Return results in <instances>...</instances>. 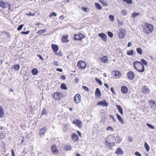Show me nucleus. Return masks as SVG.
Masks as SVG:
<instances>
[{
	"label": "nucleus",
	"mask_w": 156,
	"mask_h": 156,
	"mask_svg": "<svg viewBox=\"0 0 156 156\" xmlns=\"http://www.w3.org/2000/svg\"><path fill=\"white\" fill-rule=\"evenodd\" d=\"M100 2L104 6H108L107 2L104 1L103 0H99Z\"/></svg>",
	"instance_id": "cd10ccee"
},
{
	"label": "nucleus",
	"mask_w": 156,
	"mask_h": 156,
	"mask_svg": "<svg viewBox=\"0 0 156 156\" xmlns=\"http://www.w3.org/2000/svg\"><path fill=\"white\" fill-rule=\"evenodd\" d=\"M146 125L148 127L150 128L151 129H154L155 128L154 126L150 123H147Z\"/></svg>",
	"instance_id": "ea45409f"
},
{
	"label": "nucleus",
	"mask_w": 156,
	"mask_h": 156,
	"mask_svg": "<svg viewBox=\"0 0 156 156\" xmlns=\"http://www.w3.org/2000/svg\"><path fill=\"white\" fill-rule=\"evenodd\" d=\"M121 13L123 15L126 16L127 14L126 10H122L121 11Z\"/></svg>",
	"instance_id": "a18cd8bd"
},
{
	"label": "nucleus",
	"mask_w": 156,
	"mask_h": 156,
	"mask_svg": "<svg viewBox=\"0 0 156 156\" xmlns=\"http://www.w3.org/2000/svg\"><path fill=\"white\" fill-rule=\"evenodd\" d=\"M0 7L3 9L5 8V2L2 0H0Z\"/></svg>",
	"instance_id": "5701e85b"
},
{
	"label": "nucleus",
	"mask_w": 156,
	"mask_h": 156,
	"mask_svg": "<svg viewBox=\"0 0 156 156\" xmlns=\"http://www.w3.org/2000/svg\"><path fill=\"white\" fill-rule=\"evenodd\" d=\"M143 91L145 94H149V88L146 86H144L143 88Z\"/></svg>",
	"instance_id": "6ab92c4d"
},
{
	"label": "nucleus",
	"mask_w": 156,
	"mask_h": 156,
	"mask_svg": "<svg viewBox=\"0 0 156 156\" xmlns=\"http://www.w3.org/2000/svg\"><path fill=\"white\" fill-rule=\"evenodd\" d=\"M24 26V24H22L20 25L18 27L17 30L18 31H20L22 29Z\"/></svg>",
	"instance_id": "a19ab883"
},
{
	"label": "nucleus",
	"mask_w": 156,
	"mask_h": 156,
	"mask_svg": "<svg viewBox=\"0 0 156 156\" xmlns=\"http://www.w3.org/2000/svg\"><path fill=\"white\" fill-rule=\"evenodd\" d=\"M95 96L97 98H98L101 96V92L98 88H97L95 91Z\"/></svg>",
	"instance_id": "2eb2a0df"
},
{
	"label": "nucleus",
	"mask_w": 156,
	"mask_h": 156,
	"mask_svg": "<svg viewBox=\"0 0 156 156\" xmlns=\"http://www.w3.org/2000/svg\"><path fill=\"white\" fill-rule=\"evenodd\" d=\"M26 15L29 16H35V14L34 13L32 14L31 12H30L29 13L26 14Z\"/></svg>",
	"instance_id": "bf43d9fd"
},
{
	"label": "nucleus",
	"mask_w": 156,
	"mask_h": 156,
	"mask_svg": "<svg viewBox=\"0 0 156 156\" xmlns=\"http://www.w3.org/2000/svg\"><path fill=\"white\" fill-rule=\"evenodd\" d=\"M74 100L76 104L79 103L81 100V96L79 94H76L74 98Z\"/></svg>",
	"instance_id": "6e6552de"
},
{
	"label": "nucleus",
	"mask_w": 156,
	"mask_h": 156,
	"mask_svg": "<svg viewBox=\"0 0 156 156\" xmlns=\"http://www.w3.org/2000/svg\"><path fill=\"white\" fill-rule=\"evenodd\" d=\"M72 139L74 141H77L79 138L78 136L75 133H73L71 136Z\"/></svg>",
	"instance_id": "4468645a"
},
{
	"label": "nucleus",
	"mask_w": 156,
	"mask_h": 156,
	"mask_svg": "<svg viewBox=\"0 0 156 156\" xmlns=\"http://www.w3.org/2000/svg\"><path fill=\"white\" fill-rule=\"evenodd\" d=\"M149 102L150 103H152L153 105H154L156 103V102L152 99L150 100Z\"/></svg>",
	"instance_id": "864d4df0"
},
{
	"label": "nucleus",
	"mask_w": 156,
	"mask_h": 156,
	"mask_svg": "<svg viewBox=\"0 0 156 156\" xmlns=\"http://www.w3.org/2000/svg\"><path fill=\"white\" fill-rule=\"evenodd\" d=\"M133 65L135 69L138 71L143 73L144 71V67L141 62L138 61L133 62Z\"/></svg>",
	"instance_id": "f257e3e1"
},
{
	"label": "nucleus",
	"mask_w": 156,
	"mask_h": 156,
	"mask_svg": "<svg viewBox=\"0 0 156 156\" xmlns=\"http://www.w3.org/2000/svg\"><path fill=\"white\" fill-rule=\"evenodd\" d=\"M37 56L40 58V59L42 60H44L43 58L42 57V56L39 54H37Z\"/></svg>",
	"instance_id": "e2e57ef3"
},
{
	"label": "nucleus",
	"mask_w": 156,
	"mask_h": 156,
	"mask_svg": "<svg viewBox=\"0 0 156 156\" xmlns=\"http://www.w3.org/2000/svg\"><path fill=\"white\" fill-rule=\"evenodd\" d=\"M154 27L151 24L146 23L143 28V31L145 34L151 33L153 31Z\"/></svg>",
	"instance_id": "f03ea898"
},
{
	"label": "nucleus",
	"mask_w": 156,
	"mask_h": 156,
	"mask_svg": "<svg viewBox=\"0 0 156 156\" xmlns=\"http://www.w3.org/2000/svg\"><path fill=\"white\" fill-rule=\"evenodd\" d=\"M127 54L129 55H132L134 54L133 50L131 49L130 51H128L127 52Z\"/></svg>",
	"instance_id": "f704fd0d"
},
{
	"label": "nucleus",
	"mask_w": 156,
	"mask_h": 156,
	"mask_svg": "<svg viewBox=\"0 0 156 156\" xmlns=\"http://www.w3.org/2000/svg\"><path fill=\"white\" fill-rule=\"evenodd\" d=\"M100 60L101 62L104 63L107 62L108 60L107 57L106 56H103V58H100Z\"/></svg>",
	"instance_id": "aec40b11"
},
{
	"label": "nucleus",
	"mask_w": 156,
	"mask_h": 156,
	"mask_svg": "<svg viewBox=\"0 0 156 156\" xmlns=\"http://www.w3.org/2000/svg\"><path fill=\"white\" fill-rule=\"evenodd\" d=\"M60 78L63 80H65L66 79V77L65 75H62L61 76Z\"/></svg>",
	"instance_id": "69168bd1"
},
{
	"label": "nucleus",
	"mask_w": 156,
	"mask_h": 156,
	"mask_svg": "<svg viewBox=\"0 0 156 156\" xmlns=\"http://www.w3.org/2000/svg\"><path fill=\"white\" fill-rule=\"evenodd\" d=\"M77 66L80 68L83 69L86 67V63L84 61H80L77 63Z\"/></svg>",
	"instance_id": "39448f33"
},
{
	"label": "nucleus",
	"mask_w": 156,
	"mask_h": 156,
	"mask_svg": "<svg viewBox=\"0 0 156 156\" xmlns=\"http://www.w3.org/2000/svg\"><path fill=\"white\" fill-rule=\"evenodd\" d=\"M61 88L64 90H67V87L66 84L64 83H62L60 86Z\"/></svg>",
	"instance_id": "c756f323"
},
{
	"label": "nucleus",
	"mask_w": 156,
	"mask_h": 156,
	"mask_svg": "<svg viewBox=\"0 0 156 156\" xmlns=\"http://www.w3.org/2000/svg\"><path fill=\"white\" fill-rule=\"evenodd\" d=\"M106 130L107 131L110 130L111 131H112L113 130V128L110 126L108 127Z\"/></svg>",
	"instance_id": "8fccbe9b"
},
{
	"label": "nucleus",
	"mask_w": 156,
	"mask_h": 156,
	"mask_svg": "<svg viewBox=\"0 0 156 156\" xmlns=\"http://www.w3.org/2000/svg\"><path fill=\"white\" fill-rule=\"evenodd\" d=\"M58 62L56 61H54L53 63V64L54 66H58Z\"/></svg>",
	"instance_id": "338daca9"
},
{
	"label": "nucleus",
	"mask_w": 156,
	"mask_h": 156,
	"mask_svg": "<svg viewBox=\"0 0 156 156\" xmlns=\"http://www.w3.org/2000/svg\"><path fill=\"white\" fill-rule=\"evenodd\" d=\"M67 124H66L64 125V128H63V130L64 131H67Z\"/></svg>",
	"instance_id": "4d7b16f0"
},
{
	"label": "nucleus",
	"mask_w": 156,
	"mask_h": 156,
	"mask_svg": "<svg viewBox=\"0 0 156 156\" xmlns=\"http://www.w3.org/2000/svg\"><path fill=\"white\" fill-rule=\"evenodd\" d=\"M95 80L100 85H102V83L101 80L98 78H95Z\"/></svg>",
	"instance_id": "e433bc0d"
},
{
	"label": "nucleus",
	"mask_w": 156,
	"mask_h": 156,
	"mask_svg": "<svg viewBox=\"0 0 156 156\" xmlns=\"http://www.w3.org/2000/svg\"><path fill=\"white\" fill-rule=\"evenodd\" d=\"M114 76L116 77H119L121 76V73L119 71H116L114 74Z\"/></svg>",
	"instance_id": "c85d7f7f"
},
{
	"label": "nucleus",
	"mask_w": 156,
	"mask_h": 156,
	"mask_svg": "<svg viewBox=\"0 0 156 156\" xmlns=\"http://www.w3.org/2000/svg\"><path fill=\"white\" fill-rule=\"evenodd\" d=\"M137 52L140 55H141L142 54V49L139 48H137L136 49Z\"/></svg>",
	"instance_id": "c9c22d12"
},
{
	"label": "nucleus",
	"mask_w": 156,
	"mask_h": 156,
	"mask_svg": "<svg viewBox=\"0 0 156 156\" xmlns=\"http://www.w3.org/2000/svg\"><path fill=\"white\" fill-rule=\"evenodd\" d=\"M99 37H100L101 39L105 42L107 41V35L103 33H99L98 34Z\"/></svg>",
	"instance_id": "1a4fd4ad"
},
{
	"label": "nucleus",
	"mask_w": 156,
	"mask_h": 156,
	"mask_svg": "<svg viewBox=\"0 0 156 156\" xmlns=\"http://www.w3.org/2000/svg\"><path fill=\"white\" fill-rule=\"evenodd\" d=\"M62 93L61 92H56L53 94L52 96L55 100H60V95Z\"/></svg>",
	"instance_id": "423d86ee"
},
{
	"label": "nucleus",
	"mask_w": 156,
	"mask_h": 156,
	"mask_svg": "<svg viewBox=\"0 0 156 156\" xmlns=\"http://www.w3.org/2000/svg\"><path fill=\"white\" fill-rule=\"evenodd\" d=\"M30 32V31L29 30H28L27 31H22L21 32V33L22 34H29Z\"/></svg>",
	"instance_id": "49530a36"
},
{
	"label": "nucleus",
	"mask_w": 156,
	"mask_h": 156,
	"mask_svg": "<svg viewBox=\"0 0 156 156\" xmlns=\"http://www.w3.org/2000/svg\"><path fill=\"white\" fill-rule=\"evenodd\" d=\"M121 90L123 94H126L128 92V88L125 86H122L121 87Z\"/></svg>",
	"instance_id": "ddd939ff"
},
{
	"label": "nucleus",
	"mask_w": 156,
	"mask_h": 156,
	"mask_svg": "<svg viewBox=\"0 0 156 156\" xmlns=\"http://www.w3.org/2000/svg\"><path fill=\"white\" fill-rule=\"evenodd\" d=\"M117 118L119 121L121 123L123 124L124 123V121L122 119V118L121 116L119 114H116Z\"/></svg>",
	"instance_id": "412c9836"
},
{
	"label": "nucleus",
	"mask_w": 156,
	"mask_h": 156,
	"mask_svg": "<svg viewBox=\"0 0 156 156\" xmlns=\"http://www.w3.org/2000/svg\"><path fill=\"white\" fill-rule=\"evenodd\" d=\"M73 124H76L79 128H81L82 126L81 124L82 122L78 119L74 120L73 121Z\"/></svg>",
	"instance_id": "0eeeda50"
},
{
	"label": "nucleus",
	"mask_w": 156,
	"mask_h": 156,
	"mask_svg": "<svg viewBox=\"0 0 156 156\" xmlns=\"http://www.w3.org/2000/svg\"><path fill=\"white\" fill-rule=\"evenodd\" d=\"M108 36L111 38H112L113 37V34L110 31H108Z\"/></svg>",
	"instance_id": "37998d69"
},
{
	"label": "nucleus",
	"mask_w": 156,
	"mask_h": 156,
	"mask_svg": "<svg viewBox=\"0 0 156 156\" xmlns=\"http://www.w3.org/2000/svg\"><path fill=\"white\" fill-rule=\"evenodd\" d=\"M116 107L117 108L119 113L121 115H122L123 114V109L119 105H116Z\"/></svg>",
	"instance_id": "4be33fe9"
},
{
	"label": "nucleus",
	"mask_w": 156,
	"mask_h": 156,
	"mask_svg": "<svg viewBox=\"0 0 156 156\" xmlns=\"http://www.w3.org/2000/svg\"><path fill=\"white\" fill-rule=\"evenodd\" d=\"M56 146L55 144L52 145L51 147V150L52 152L54 154H57L58 153V150L56 148Z\"/></svg>",
	"instance_id": "9d476101"
},
{
	"label": "nucleus",
	"mask_w": 156,
	"mask_h": 156,
	"mask_svg": "<svg viewBox=\"0 0 156 156\" xmlns=\"http://www.w3.org/2000/svg\"><path fill=\"white\" fill-rule=\"evenodd\" d=\"M95 6L97 9L98 10H101L102 7L101 5L99 3L97 2L95 3Z\"/></svg>",
	"instance_id": "a878e982"
},
{
	"label": "nucleus",
	"mask_w": 156,
	"mask_h": 156,
	"mask_svg": "<svg viewBox=\"0 0 156 156\" xmlns=\"http://www.w3.org/2000/svg\"><path fill=\"white\" fill-rule=\"evenodd\" d=\"M46 130V127H44L40 129L39 134L40 135H43L45 133Z\"/></svg>",
	"instance_id": "f3484780"
},
{
	"label": "nucleus",
	"mask_w": 156,
	"mask_h": 156,
	"mask_svg": "<svg viewBox=\"0 0 156 156\" xmlns=\"http://www.w3.org/2000/svg\"><path fill=\"white\" fill-rule=\"evenodd\" d=\"M75 37L74 38V40H81L82 39L84 38L85 37V35H83L82 34L80 33L78 34H75L74 35Z\"/></svg>",
	"instance_id": "20e7f679"
},
{
	"label": "nucleus",
	"mask_w": 156,
	"mask_h": 156,
	"mask_svg": "<svg viewBox=\"0 0 156 156\" xmlns=\"http://www.w3.org/2000/svg\"><path fill=\"white\" fill-rule=\"evenodd\" d=\"M57 14L56 13L54 12H53L50 13V14L49 15V17H51L53 16H57Z\"/></svg>",
	"instance_id": "09e8293b"
},
{
	"label": "nucleus",
	"mask_w": 156,
	"mask_h": 156,
	"mask_svg": "<svg viewBox=\"0 0 156 156\" xmlns=\"http://www.w3.org/2000/svg\"><path fill=\"white\" fill-rule=\"evenodd\" d=\"M115 153L118 154H122L123 152L122 151L121 148H118L115 151Z\"/></svg>",
	"instance_id": "a211bd4d"
},
{
	"label": "nucleus",
	"mask_w": 156,
	"mask_h": 156,
	"mask_svg": "<svg viewBox=\"0 0 156 156\" xmlns=\"http://www.w3.org/2000/svg\"><path fill=\"white\" fill-rule=\"evenodd\" d=\"M47 30L46 29H45L42 30H40L39 31L37 32V33L38 34H41L43 33H44L46 32Z\"/></svg>",
	"instance_id": "2f4dec72"
},
{
	"label": "nucleus",
	"mask_w": 156,
	"mask_h": 156,
	"mask_svg": "<svg viewBox=\"0 0 156 156\" xmlns=\"http://www.w3.org/2000/svg\"><path fill=\"white\" fill-rule=\"evenodd\" d=\"M51 47L53 50L55 52H57L58 50V47L56 44H52L51 45Z\"/></svg>",
	"instance_id": "dca6fc26"
},
{
	"label": "nucleus",
	"mask_w": 156,
	"mask_h": 156,
	"mask_svg": "<svg viewBox=\"0 0 156 156\" xmlns=\"http://www.w3.org/2000/svg\"><path fill=\"white\" fill-rule=\"evenodd\" d=\"M140 15V13H136L134 12L132 14V16L134 18H135L136 16H138Z\"/></svg>",
	"instance_id": "c03bdc74"
},
{
	"label": "nucleus",
	"mask_w": 156,
	"mask_h": 156,
	"mask_svg": "<svg viewBox=\"0 0 156 156\" xmlns=\"http://www.w3.org/2000/svg\"><path fill=\"white\" fill-rule=\"evenodd\" d=\"M144 147L147 151H148L149 150L150 147L148 144L146 142L144 143Z\"/></svg>",
	"instance_id": "72a5a7b5"
},
{
	"label": "nucleus",
	"mask_w": 156,
	"mask_h": 156,
	"mask_svg": "<svg viewBox=\"0 0 156 156\" xmlns=\"http://www.w3.org/2000/svg\"><path fill=\"white\" fill-rule=\"evenodd\" d=\"M109 116L112 119H113V120L115 122H116V119L112 115H109Z\"/></svg>",
	"instance_id": "6e6d98bb"
},
{
	"label": "nucleus",
	"mask_w": 156,
	"mask_h": 156,
	"mask_svg": "<svg viewBox=\"0 0 156 156\" xmlns=\"http://www.w3.org/2000/svg\"><path fill=\"white\" fill-rule=\"evenodd\" d=\"M115 140H116L118 143H119L121 141L122 139L119 136H117L116 138H115Z\"/></svg>",
	"instance_id": "de8ad7c7"
},
{
	"label": "nucleus",
	"mask_w": 156,
	"mask_h": 156,
	"mask_svg": "<svg viewBox=\"0 0 156 156\" xmlns=\"http://www.w3.org/2000/svg\"><path fill=\"white\" fill-rule=\"evenodd\" d=\"M82 9L83 11L86 12H87L89 10L87 8H85L83 7H82Z\"/></svg>",
	"instance_id": "603ef678"
},
{
	"label": "nucleus",
	"mask_w": 156,
	"mask_h": 156,
	"mask_svg": "<svg viewBox=\"0 0 156 156\" xmlns=\"http://www.w3.org/2000/svg\"><path fill=\"white\" fill-rule=\"evenodd\" d=\"M135 154L137 156H141L140 153L138 151H136L135 153Z\"/></svg>",
	"instance_id": "052dcab7"
},
{
	"label": "nucleus",
	"mask_w": 156,
	"mask_h": 156,
	"mask_svg": "<svg viewBox=\"0 0 156 156\" xmlns=\"http://www.w3.org/2000/svg\"><path fill=\"white\" fill-rule=\"evenodd\" d=\"M124 2H126L128 4H131L133 3L132 0H122Z\"/></svg>",
	"instance_id": "79ce46f5"
},
{
	"label": "nucleus",
	"mask_w": 156,
	"mask_h": 156,
	"mask_svg": "<svg viewBox=\"0 0 156 156\" xmlns=\"http://www.w3.org/2000/svg\"><path fill=\"white\" fill-rule=\"evenodd\" d=\"M68 35L66 36H63L62 38V41L63 42H67L69 41L67 40V38H68Z\"/></svg>",
	"instance_id": "b1692460"
},
{
	"label": "nucleus",
	"mask_w": 156,
	"mask_h": 156,
	"mask_svg": "<svg viewBox=\"0 0 156 156\" xmlns=\"http://www.w3.org/2000/svg\"><path fill=\"white\" fill-rule=\"evenodd\" d=\"M109 19H110L111 21H113L114 20V16L113 15H110L109 16Z\"/></svg>",
	"instance_id": "3c124183"
},
{
	"label": "nucleus",
	"mask_w": 156,
	"mask_h": 156,
	"mask_svg": "<svg viewBox=\"0 0 156 156\" xmlns=\"http://www.w3.org/2000/svg\"><path fill=\"white\" fill-rule=\"evenodd\" d=\"M4 115V113L2 107L1 106L0 107V117L2 118L3 117Z\"/></svg>",
	"instance_id": "bb28decb"
},
{
	"label": "nucleus",
	"mask_w": 156,
	"mask_h": 156,
	"mask_svg": "<svg viewBox=\"0 0 156 156\" xmlns=\"http://www.w3.org/2000/svg\"><path fill=\"white\" fill-rule=\"evenodd\" d=\"M12 68L15 70L17 71L20 69V66L18 64L15 65H14Z\"/></svg>",
	"instance_id": "7c9ffc66"
},
{
	"label": "nucleus",
	"mask_w": 156,
	"mask_h": 156,
	"mask_svg": "<svg viewBox=\"0 0 156 156\" xmlns=\"http://www.w3.org/2000/svg\"><path fill=\"white\" fill-rule=\"evenodd\" d=\"M82 88L86 91H88L89 90V88L85 86H83Z\"/></svg>",
	"instance_id": "5fc2aeb1"
},
{
	"label": "nucleus",
	"mask_w": 156,
	"mask_h": 156,
	"mask_svg": "<svg viewBox=\"0 0 156 156\" xmlns=\"http://www.w3.org/2000/svg\"><path fill=\"white\" fill-rule=\"evenodd\" d=\"M98 105H101L105 107L108 106V104L105 100L99 101L97 104Z\"/></svg>",
	"instance_id": "f8f14e48"
},
{
	"label": "nucleus",
	"mask_w": 156,
	"mask_h": 156,
	"mask_svg": "<svg viewBox=\"0 0 156 156\" xmlns=\"http://www.w3.org/2000/svg\"><path fill=\"white\" fill-rule=\"evenodd\" d=\"M141 63L144 65H147V61L144 59H141L140 60Z\"/></svg>",
	"instance_id": "58836bf2"
},
{
	"label": "nucleus",
	"mask_w": 156,
	"mask_h": 156,
	"mask_svg": "<svg viewBox=\"0 0 156 156\" xmlns=\"http://www.w3.org/2000/svg\"><path fill=\"white\" fill-rule=\"evenodd\" d=\"M71 148V146L68 145H67L64 147V149L66 150H70Z\"/></svg>",
	"instance_id": "473e14b6"
},
{
	"label": "nucleus",
	"mask_w": 156,
	"mask_h": 156,
	"mask_svg": "<svg viewBox=\"0 0 156 156\" xmlns=\"http://www.w3.org/2000/svg\"><path fill=\"white\" fill-rule=\"evenodd\" d=\"M5 8H8L9 10L11 8V5H10V4L6 2L5 3Z\"/></svg>",
	"instance_id": "4c0bfd02"
},
{
	"label": "nucleus",
	"mask_w": 156,
	"mask_h": 156,
	"mask_svg": "<svg viewBox=\"0 0 156 156\" xmlns=\"http://www.w3.org/2000/svg\"><path fill=\"white\" fill-rule=\"evenodd\" d=\"M127 77L130 80H133L134 77V74L133 72L130 71L127 73Z\"/></svg>",
	"instance_id": "9b49d317"
},
{
	"label": "nucleus",
	"mask_w": 156,
	"mask_h": 156,
	"mask_svg": "<svg viewBox=\"0 0 156 156\" xmlns=\"http://www.w3.org/2000/svg\"><path fill=\"white\" fill-rule=\"evenodd\" d=\"M31 72L33 74L35 75L37 74L38 71L37 69L34 68L32 69Z\"/></svg>",
	"instance_id": "393cba45"
},
{
	"label": "nucleus",
	"mask_w": 156,
	"mask_h": 156,
	"mask_svg": "<svg viewBox=\"0 0 156 156\" xmlns=\"http://www.w3.org/2000/svg\"><path fill=\"white\" fill-rule=\"evenodd\" d=\"M110 90H111V91L114 94H115V93L114 92V88L113 87H112L111 88H110Z\"/></svg>",
	"instance_id": "774afa93"
},
{
	"label": "nucleus",
	"mask_w": 156,
	"mask_h": 156,
	"mask_svg": "<svg viewBox=\"0 0 156 156\" xmlns=\"http://www.w3.org/2000/svg\"><path fill=\"white\" fill-rule=\"evenodd\" d=\"M47 111L45 109H44L43 111H42V112H41L42 113V115H46L47 114Z\"/></svg>",
	"instance_id": "13d9d810"
},
{
	"label": "nucleus",
	"mask_w": 156,
	"mask_h": 156,
	"mask_svg": "<svg viewBox=\"0 0 156 156\" xmlns=\"http://www.w3.org/2000/svg\"><path fill=\"white\" fill-rule=\"evenodd\" d=\"M126 30L125 29H119V30L118 34L120 38H123L125 36Z\"/></svg>",
	"instance_id": "7ed1b4c3"
},
{
	"label": "nucleus",
	"mask_w": 156,
	"mask_h": 156,
	"mask_svg": "<svg viewBox=\"0 0 156 156\" xmlns=\"http://www.w3.org/2000/svg\"><path fill=\"white\" fill-rule=\"evenodd\" d=\"M12 156H15V152L13 149H11Z\"/></svg>",
	"instance_id": "0e129e2a"
},
{
	"label": "nucleus",
	"mask_w": 156,
	"mask_h": 156,
	"mask_svg": "<svg viewBox=\"0 0 156 156\" xmlns=\"http://www.w3.org/2000/svg\"><path fill=\"white\" fill-rule=\"evenodd\" d=\"M114 145V144L113 143H108V144H107V146H108L109 147H112Z\"/></svg>",
	"instance_id": "680f3d73"
}]
</instances>
